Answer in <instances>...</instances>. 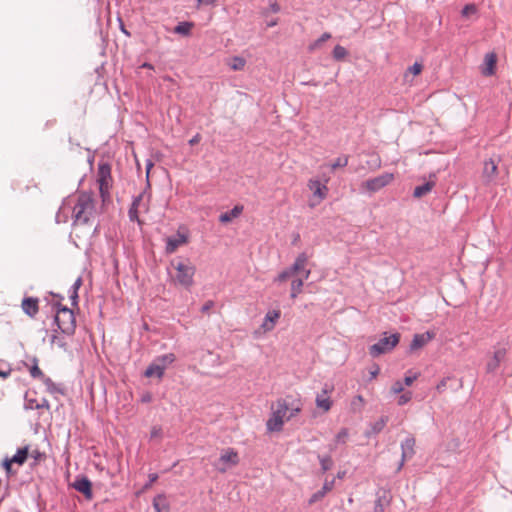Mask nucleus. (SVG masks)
<instances>
[{
	"instance_id": "nucleus-57",
	"label": "nucleus",
	"mask_w": 512,
	"mask_h": 512,
	"mask_svg": "<svg viewBox=\"0 0 512 512\" xmlns=\"http://www.w3.org/2000/svg\"><path fill=\"white\" fill-rule=\"evenodd\" d=\"M29 456L32 457L35 461H39L44 457V453L40 452L38 449L33 450L29 453Z\"/></svg>"
},
{
	"instance_id": "nucleus-31",
	"label": "nucleus",
	"mask_w": 512,
	"mask_h": 512,
	"mask_svg": "<svg viewBox=\"0 0 512 512\" xmlns=\"http://www.w3.org/2000/svg\"><path fill=\"white\" fill-rule=\"evenodd\" d=\"M497 170L498 167L496 163L492 159H489L484 163L483 176L487 179V181H492L497 174Z\"/></svg>"
},
{
	"instance_id": "nucleus-13",
	"label": "nucleus",
	"mask_w": 512,
	"mask_h": 512,
	"mask_svg": "<svg viewBox=\"0 0 512 512\" xmlns=\"http://www.w3.org/2000/svg\"><path fill=\"white\" fill-rule=\"evenodd\" d=\"M187 242L188 236L178 231L175 235H171L166 238L165 251L167 254L174 253L181 245H184Z\"/></svg>"
},
{
	"instance_id": "nucleus-29",
	"label": "nucleus",
	"mask_w": 512,
	"mask_h": 512,
	"mask_svg": "<svg viewBox=\"0 0 512 512\" xmlns=\"http://www.w3.org/2000/svg\"><path fill=\"white\" fill-rule=\"evenodd\" d=\"M42 382L50 394L64 395L66 392L65 388L61 384H56L50 377L46 376Z\"/></svg>"
},
{
	"instance_id": "nucleus-22",
	"label": "nucleus",
	"mask_w": 512,
	"mask_h": 512,
	"mask_svg": "<svg viewBox=\"0 0 512 512\" xmlns=\"http://www.w3.org/2000/svg\"><path fill=\"white\" fill-rule=\"evenodd\" d=\"M155 512H170V503L164 493L157 494L152 501Z\"/></svg>"
},
{
	"instance_id": "nucleus-46",
	"label": "nucleus",
	"mask_w": 512,
	"mask_h": 512,
	"mask_svg": "<svg viewBox=\"0 0 512 512\" xmlns=\"http://www.w3.org/2000/svg\"><path fill=\"white\" fill-rule=\"evenodd\" d=\"M35 404H38V401L35 398H30L28 394H25V402H24V409L25 410H34Z\"/></svg>"
},
{
	"instance_id": "nucleus-6",
	"label": "nucleus",
	"mask_w": 512,
	"mask_h": 512,
	"mask_svg": "<svg viewBox=\"0 0 512 512\" xmlns=\"http://www.w3.org/2000/svg\"><path fill=\"white\" fill-rule=\"evenodd\" d=\"M97 182L99 184V192L102 198L109 195L111 187V165L106 161H100L97 167Z\"/></svg>"
},
{
	"instance_id": "nucleus-63",
	"label": "nucleus",
	"mask_w": 512,
	"mask_h": 512,
	"mask_svg": "<svg viewBox=\"0 0 512 512\" xmlns=\"http://www.w3.org/2000/svg\"><path fill=\"white\" fill-rule=\"evenodd\" d=\"M151 400H152V396L150 393H146V394L142 395V397H141L142 403H150Z\"/></svg>"
},
{
	"instance_id": "nucleus-39",
	"label": "nucleus",
	"mask_w": 512,
	"mask_h": 512,
	"mask_svg": "<svg viewBox=\"0 0 512 512\" xmlns=\"http://www.w3.org/2000/svg\"><path fill=\"white\" fill-rule=\"evenodd\" d=\"M348 51L345 47L337 44L332 51L333 59L336 61H342L347 56Z\"/></svg>"
},
{
	"instance_id": "nucleus-34",
	"label": "nucleus",
	"mask_w": 512,
	"mask_h": 512,
	"mask_svg": "<svg viewBox=\"0 0 512 512\" xmlns=\"http://www.w3.org/2000/svg\"><path fill=\"white\" fill-rule=\"evenodd\" d=\"M31 360H32V366L29 369L31 377L35 378V379L43 380L46 376L42 372V370L39 368L37 357L33 356Z\"/></svg>"
},
{
	"instance_id": "nucleus-14",
	"label": "nucleus",
	"mask_w": 512,
	"mask_h": 512,
	"mask_svg": "<svg viewBox=\"0 0 512 512\" xmlns=\"http://www.w3.org/2000/svg\"><path fill=\"white\" fill-rule=\"evenodd\" d=\"M21 307L27 316L33 318L39 311V299L37 297L25 296L22 299Z\"/></svg>"
},
{
	"instance_id": "nucleus-26",
	"label": "nucleus",
	"mask_w": 512,
	"mask_h": 512,
	"mask_svg": "<svg viewBox=\"0 0 512 512\" xmlns=\"http://www.w3.org/2000/svg\"><path fill=\"white\" fill-rule=\"evenodd\" d=\"M83 281L81 277H78L72 286L68 290L69 299L71 301V305L74 307L78 306L79 303V294L78 291L82 285Z\"/></svg>"
},
{
	"instance_id": "nucleus-55",
	"label": "nucleus",
	"mask_w": 512,
	"mask_h": 512,
	"mask_svg": "<svg viewBox=\"0 0 512 512\" xmlns=\"http://www.w3.org/2000/svg\"><path fill=\"white\" fill-rule=\"evenodd\" d=\"M391 391L394 394H399L404 391V385L401 381H395L391 387Z\"/></svg>"
},
{
	"instance_id": "nucleus-24",
	"label": "nucleus",
	"mask_w": 512,
	"mask_h": 512,
	"mask_svg": "<svg viewBox=\"0 0 512 512\" xmlns=\"http://www.w3.org/2000/svg\"><path fill=\"white\" fill-rule=\"evenodd\" d=\"M388 422L387 416H381L377 421L370 425V429L365 431V436L371 438L379 434Z\"/></svg>"
},
{
	"instance_id": "nucleus-53",
	"label": "nucleus",
	"mask_w": 512,
	"mask_h": 512,
	"mask_svg": "<svg viewBox=\"0 0 512 512\" xmlns=\"http://www.w3.org/2000/svg\"><path fill=\"white\" fill-rule=\"evenodd\" d=\"M145 166H146L145 168H146V179H147V183H146V187H145V189L149 190V189H150V187H151V184H150V181H149V174H150V170H151V169L153 168V166H154V163H153V161H152V160L148 159V160L146 161V165H145Z\"/></svg>"
},
{
	"instance_id": "nucleus-27",
	"label": "nucleus",
	"mask_w": 512,
	"mask_h": 512,
	"mask_svg": "<svg viewBox=\"0 0 512 512\" xmlns=\"http://www.w3.org/2000/svg\"><path fill=\"white\" fill-rule=\"evenodd\" d=\"M194 27V23L191 21H180L173 28V32L175 34L188 37L192 33V28Z\"/></svg>"
},
{
	"instance_id": "nucleus-9",
	"label": "nucleus",
	"mask_w": 512,
	"mask_h": 512,
	"mask_svg": "<svg viewBox=\"0 0 512 512\" xmlns=\"http://www.w3.org/2000/svg\"><path fill=\"white\" fill-rule=\"evenodd\" d=\"M436 333L433 330H427L424 333H416L413 335L412 341L409 345L408 352L412 353L422 349L426 344L435 339Z\"/></svg>"
},
{
	"instance_id": "nucleus-41",
	"label": "nucleus",
	"mask_w": 512,
	"mask_h": 512,
	"mask_svg": "<svg viewBox=\"0 0 512 512\" xmlns=\"http://www.w3.org/2000/svg\"><path fill=\"white\" fill-rule=\"evenodd\" d=\"M246 65V60L241 56H234L230 68L234 71H241Z\"/></svg>"
},
{
	"instance_id": "nucleus-58",
	"label": "nucleus",
	"mask_w": 512,
	"mask_h": 512,
	"mask_svg": "<svg viewBox=\"0 0 512 512\" xmlns=\"http://www.w3.org/2000/svg\"><path fill=\"white\" fill-rule=\"evenodd\" d=\"M269 10L272 13H279L281 11V6L276 1H272L269 4Z\"/></svg>"
},
{
	"instance_id": "nucleus-51",
	"label": "nucleus",
	"mask_w": 512,
	"mask_h": 512,
	"mask_svg": "<svg viewBox=\"0 0 512 512\" xmlns=\"http://www.w3.org/2000/svg\"><path fill=\"white\" fill-rule=\"evenodd\" d=\"M14 462L12 461L11 458H8L6 457L3 461H2V467L3 469L5 470L6 474L7 475H10L12 474V464Z\"/></svg>"
},
{
	"instance_id": "nucleus-2",
	"label": "nucleus",
	"mask_w": 512,
	"mask_h": 512,
	"mask_svg": "<svg viewBox=\"0 0 512 512\" xmlns=\"http://www.w3.org/2000/svg\"><path fill=\"white\" fill-rule=\"evenodd\" d=\"M289 399L292 396L286 398H279L276 401V406L272 405V412L266 422V429L268 432H280L283 429L285 423V417L289 409Z\"/></svg>"
},
{
	"instance_id": "nucleus-4",
	"label": "nucleus",
	"mask_w": 512,
	"mask_h": 512,
	"mask_svg": "<svg viewBox=\"0 0 512 512\" xmlns=\"http://www.w3.org/2000/svg\"><path fill=\"white\" fill-rule=\"evenodd\" d=\"M401 334L397 331L389 333L387 331L381 334L380 339L369 347V355L377 358L381 355L390 353L399 344Z\"/></svg>"
},
{
	"instance_id": "nucleus-15",
	"label": "nucleus",
	"mask_w": 512,
	"mask_h": 512,
	"mask_svg": "<svg viewBox=\"0 0 512 512\" xmlns=\"http://www.w3.org/2000/svg\"><path fill=\"white\" fill-rule=\"evenodd\" d=\"M147 189H144L139 195L134 196L132 199V203L128 210V217L131 222H137L139 225L142 224L141 219L139 218L138 208L143 199L144 194L147 192Z\"/></svg>"
},
{
	"instance_id": "nucleus-42",
	"label": "nucleus",
	"mask_w": 512,
	"mask_h": 512,
	"mask_svg": "<svg viewBox=\"0 0 512 512\" xmlns=\"http://www.w3.org/2000/svg\"><path fill=\"white\" fill-rule=\"evenodd\" d=\"M478 12L477 6L474 3L465 4L461 10L462 17H469L470 15H474Z\"/></svg>"
},
{
	"instance_id": "nucleus-16",
	"label": "nucleus",
	"mask_w": 512,
	"mask_h": 512,
	"mask_svg": "<svg viewBox=\"0 0 512 512\" xmlns=\"http://www.w3.org/2000/svg\"><path fill=\"white\" fill-rule=\"evenodd\" d=\"M497 55L495 52H489L484 57V65L481 73L484 76H493L496 73Z\"/></svg>"
},
{
	"instance_id": "nucleus-43",
	"label": "nucleus",
	"mask_w": 512,
	"mask_h": 512,
	"mask_svg": "<svg viewBox=\"0 0 512 512\" xmlns=\"http://www.w3.org/2000/svg\"><path fill=\"white\" fill-rule=\"evenodd\" d=\"M292 273L290 272L289 268L283 269L275 278L274 283H281L292 277Z\"/></svg>"
},
{
	"instance_id": "nucleus-37",
	"label": "nucleus",
	"mask_w": 512,
	"mask_h": 512,
	"mask_svg": "<svg viewBox=\"0 0 512 512\" xmlns=\"http://www.w3.org/2000/svg\"><path fill=\"white\" fill-rule=\"evenodd\" d=\"M322 473H326L333 466V459L330 455H318Z\"/></svg>"
},
{
	"instance_id": "nucleus-18",
	"label": "nucleus",
	"mask_w": 512,
	"mask_h": 512,
	"mask_svg": "<svg viewBox=\"0 0 512 512\" xmlns=\"http://www.w3.org/2000/svg\"><path fill=\"white\" fill-rule=\"evenodd\" d=\"M334 485L335 479L325 480L322 488L311 495V497L308 500V504L313 505L322 500L325 497V495L334 488Z\"/></svg>"
},
{
	"instance_id": "nucleus-7",
	"label": "nucleus",
	"mask_w": 512,
	"mask_h": 512,
	"mask_svg": "<svg viewBox=\"0 0 512 512\" xmlns=\"http://www.w3.org/2000/svg\"><path fill=\"white\" fill-rule=\"evenodd\" d=\"M239 464V455L234 448H227L214 463V467L220 473H225L228 468Z\"/></svg>"
},
{
	"instance_id": "nucleus-64",
	"label": "nucleus",
	"mask_w": 512,
	"mask_h": 512,
	"mask_svg": "<svg viewBox=\"0 0 512 512\" xmlns=\"http://www.w3.org/2000/svg\"><path fill=\"white\" fill-rule=\"evenodd\" d=\"M278 24V18H273L269 21H267L266 25L269 28L275 27Z\"/></svg>"
},
{
	"instance_id": "nucleus-5",
	"label": "nucleus",
	"mask_w": 512,
	"mask_h": 512,
	"mask_svg": "<svg viewBox=\"0 0 512 512\" xmlns=\"http://www.w3.org/2000/svg\"><path fill=\"white\" fill-rule=\"evenodd\" d=\"M171 265L177 271L176 281L185 289H190L194 284L195 266L185 263L182 260L171 261Z\"/></svg>"
},
{
	"instance_id": "nucleus-19",
	"label": "nucleus",
	"mask_w": 512,
	"mask_h": 512,
	"mask_svg": "<svg viewBox=\"0 0 512 512\" xmlns=\"http://www.w3.org/2000/svg\"><path fill=\"white\" fill-rule=\"evenodd\" d=\"M280 316H281V311L278 309L268 311L266 313L263 323L261 325L262 328L264 329V331L273 330L275 327V324L279 320Z\"/></svg>"
},
{
	"instance_id": "nucleus-33",
	"label": "nucleus",
	"mask_w": 512,
	"mask_h": 512,
	"mask_svg": "<svg viewBox=\"0 0 512 512\" xmlns=\"http://www.w3.org/2000/svg\"><path fill=\"white\" fill-rule=\"evenodd\" d=\"M305 280L306 279H304V278H296V279L292 280L291 292H290V297L292 299H295L302 292V288L304 286Z\"/></svg>"
},
{
	"instance_id": "nucleus-60",
	"label": "nucleus",
	"mask_w": 512,
	"mask_h": 512,
	"mask_svg": "<svg viewBox=\"0 0 512 512\" xmlns=\"http://www.w3.org/2000/svg\"><path fill=\"white\" fill-rule=\"evenodd\" d=\"M201 135L199 133H196L189 141H188V144L190 146H194L196 144H198L200 141H201Z\"/></svg>"
},
{
	"instance_id": "nucleus-30",
	"label": "nucleus",
	"mask_w": 512,
	"mask_h": 512,
	"mask_svg": "<svg viewBox=\"0 0 512 512\" xmlns=\"http://www.w3.org/2000/svg\"><path fill=\"white\" fill-rule=\"evenodd\" d=\"M415 439L413 437H407L404 441L401 442V450L403 458H411L415 451Z\"/></svg>"
},
{
	"instance_id": "nucleus-49",
	"label": "nucleus",
	"mask_w": 512,
	"mask_h": 512,
	"mask_svg": "<svg viewBox=\"0 0 512 512\" xmlns=\"http://www.w3.org/2000/svg\"><path fill=\"white\" fill-rule=\"evenodd\" d=\"M159 475L157 473H150L148 475V481L144 484L143 489L147 490L158 480Z\"/></svg>"
},
{
	"instance_id": "nucleus-17",
	"label": "nucleus",
	"mask_w": 512,
	"mask_h": 512,
	"mask_svg": "<svg viewBox=\"0 0 512 512\" xmlns=\"http://www.w3.org/2000/svg\"><path fill=\"white\" fill-rule=\"evenodd\" d=\"M436 175L435 173H431L429 175V180L428 181H425L423 184L421 185H417L414 190H413V197L414 198H417V199H420L422 198L423 196L427 195L428 193H430L432 191V189L435 187L436 185V182L434 180H432V178H435Z\"/></svg>"
},
{
	"instance_id": "nucleus-1",
	"label": "nucleus",
	"mask_w": 512,
	"mask_h": 512,
	"mask_svg": "<svg viewBox=\"0 0 512 512\" xmlns=\"http://www.w3.org/2000/svg\"><path fill=\"white\" fill-rule=\"evenodd\" d=\"M52 308L55 311L53 323L57 326L58 330L65 335H73L76 329V317L74 311L66 305L60 302L52 304Z\"/></svg>"
},
{
	"instance_id": "nucleus-44",
	"label": "nucleus",
	"mask_w": 512,
	"mask_h": 512,
	"mask_svg": "<svg viewBox=\"0 0 512 512\" xmlns=\"http://www.w3.org/2000/svg\"><path fill=\"white\" fill-rule=\"evenodd\" d=\"M418 373H413L412 370H408L403 379V385L411 386L414 381L418 378Z\"/></svg>"
},
{
	"instance_id": "nucleus-40",
	"label": "nucleus",
	"mask_w": 512,
	"mask_h": 512,
	"mask_svg": "<svg viewBox=\"0 0 512 512\" xmlns=\"http://www.w3.org/2000/svg\"><path fill=\"white\" fill-rule=\"evenodd\" d=\"M349 156L341 155L335 161L330 164L331 170L335 171L338 168H344L348 165Z\"/></svg>"
},
{
	"instance_id": "nucleus-11",
	"label": "nucleus",
	"mask_w": 512,
	"mask_h": 512,
	"mask_svg": "<svg viewBox=\"0 0 512 512\" xmlns=\"http://www.w3.org/2000/svg\"><path fill=\"white\" fill-rule=\"evenodd\" d=\"M393 180V174L384 173L365 181V187L370 192H377Z\"/></svg>"
},
{
	"instance_id": "nucleus-54",
	"label": "nucleus",
	"mask_w": 512,
	"mask_h": 512,
	"mask_svg": "<svg viewBox=\"0 0 512 512\" xmlns=\"http://www.w3.org/2000/svg\"><path fill=\"white\" fill-rule=\"evenodd\" d=\"M412 399V393L411 392H405L400 395L398 398V405L403 406L407 404Z\"/></svg>"
},
{
	"instance_id": "nucleus-47",
	"label": "nucleus",
	"mask_w": 512,
	"mask_h": 512,
	"mask_svg": "<svg viewBox=\"0 0 512 512\" xmlns=\"http://www.w3.org/2000/svg\"><path fill=\"white\" fill-rule=\"evenodd\" d=\"M453 378L448 376V377H444L440 380V382L437 384L436 386V390L438 393H442L446 390L447 388V385H448V381L452 380Z\"/></svg>"
},
{
	"instance_id": "nucleus-21",
	"label": "nucleus",
	"mask_w": 512,
	"mask_h": 512,
	"mask_svg": "<svg viewBox=\"0 0 512 512\" xmlns=\"http://www.w3.org/2000/svg\"><path fill=\"white\" fill-rule=\"evenodd\" d=\"M308 187L313 191L314 196L319 198V200L325 199L328 188L325 184H322L320 180L310 179Z\"/></svg>"
},
{
	"instance_id": "nucleus-12",
	"label": "nucleus",
	"mask_w": 512,
	"mask_h": 512,
	"mask_svg": "<svg viewBox=\"0 0 512 512\" xmlns=\"http://www.w3.org/2000/svg\"><path fill=\"white\" fill-rule=\"evenodd\" d=\"M507 349L500 347L495 349L491 359L486 363V372L488 374H494L500 367L501 362L506 359Z\"/></svg>"
},
{
	"instance_id": "nucleus-35",
	"label": "nucleus",
	"mask_w": 512,
	"mask_h": 512,
	"mask_svg": "<svg viewBox=\"0 0 512 512\" xmlns=\"http://www.w3.org/2000/svg\"><path fill=\"white\" fill-rule=\"evenodd\" d=\"M316 406L323 411L327 412L332 407V401L329 397H325L324 395H317L315 399Z\"/></svg>"
},
{
	"instance_id": "nucleus-62",
	"label": "nucleus",
	"mask_w": 512,
	"mask_h": 512,
	"mask_svg": "<svg viewBox=\"0 0 512 512\" xmlns=\"http://www.w3.org/2000/svg\"><path fill=\"white\" fill-rule=\"evenodd\" d=\"M198 5L214 6L216 0H196Z\"/></svg>"
},
{
	"instance_id": "nucleus-20",
	"label": "nucleus",
	"mask_w": 512,
	"mask_h": 512,
	"mask_svg": "<svg viewBox=\"0 0 512 512\" xmlns=\"http://www.w3.org/2000/svg\"><path fill=\"white\" fill-rule=\"evenodd\" d=\"M243 206L240 204L235 205L232 209L223 212L219 216V222L222 224H227L233 221V219L238 218L243 212Z\"/></svg>"
},
{
	"instance_id": "nucleus-50",
	"label": "nucleus",
	"mask_w": 512,
	"mask_h": 512,
	"mask_svg": "<svg viewBox=\"0 0 512 512\" xmlns=\"http://www.w3.org/2000/svg\"><path fill=\"white\" fill-rule=\"evenodd\" d=\"M422 69H423V65L421 63H419V62H415L413 65H411L408 68V71L412 75L417 76V75H419L422 72Z\"/></svg>"
},
{
	"instance_id": "nucleus-36",
	"label": "nucleus",
	"mask_w": 512,
	"mask_h": 512,
	"mask_svg": "<svg viewBox=\"0 0 512 512\" xmlns=\"http://www.w3.org/2000/svg\"><path fill=\"white\" fill-rule=\"evenodd\" d=\"M332 35L329 32H324L318 39L308 45V51L313 52L319 48L324 42L331 39Z\"/></svg>"
},
{
	"instance_id": "nucleus-38",
	"label": "nucleus",
	"mask_w": 512,
	"mask_h": 512,
	"mask_svg": "<svg viewBox=\"0 0 512 512\" xmlns=\"http://www.w3.org/2000/svg\"><path fill=\"white\" fill-rule=\"evenodd\" d=\"M301 405L296 403V400L289 401V409L287 412L286 420L289 421L301 412Z\"/></svg>"
},
{
	"instance_id": "nucleus-56",
	"label": "nucleus",
	"mask_w": 512,
	"mask_h": 512,
	"mask_svg": "<svg viewBox=\"0 0 512 512\" xmlns=\"http://www.w3.org/2000/svg\"><path fill=\"white\" fill-rule=\"evenodd\" d=\"M34 407H35V409H43V408L49 409L50 404L46 398H42L41 401L38 402V404H35Z\"/></svg>"
},
{
	"instance_id": "nucleus-3",
	"label": "nucleus",
	"mask_w": 512,
	"mask_h": 512,
	"mask_svg": "<svg viewBox=\"0 0 512 512\" xmlns=\"http://www.w3.org/2000/svg\"><path fill=\"white\" fill-rule=\"evenodd\" d=\"M94 211L95 205L92 196L87 192H82L78 196L77 203L73 209L74 224H88Z\"/></svg>"
},
{
	"instance_id": "nucleus-28",
	"label": "nucleus",
	"mask_w": 512,
	"mask_h": 512,
	"mask_svg": "<svg viewBox=\"0 0 512 512\" xmlns=\"http://www.w3.org/2000/svg\"><path fill=\"white\" fill-rule=\"evenodd\" d=\"M28 457L29 446L25 445L23 447L18 448L16 450V453L11 457V459L15 464L22 466L27 461Z\"/></svg>"
},
{
	"instance_id": "nucleus-25",
	"label": "nucleus",
	"mask_w": 512,
	"mask_h": 512,
	"mask_svg": "<svg viewBox=\"0 0 512 512\" xmlns=\"http://www.w3.org/2000/svg\"><path fill=\"white\" fill-rule=\"evenodd\" d=\"M165 372L162 367L158 363H156L155 359L147 366L145 371L143 372V376L146 378L156 377L158 379H162Z\"/></svg>"
},
{
	"instance_id": "nucleus-61",
	"label": "nucleus",
	"mask_w": 512,
	"mask_h": 512,
	"mask_svg": "<svg viewBox=\"0 0 512 512\" xmlns=\"http://www.w3.org/2000/svg\"><path fill=\"white\" fill-rule=\"evenodd\" d=\"M214 306V302L209 300L204 303V305L201 307V312L206 313L208 312L212 307Z\"/></svg>"
},
{
	"instance_id": "nucleus-32",
	"label": "nucleus",
	"mask_w": 512,
	"mask_h": 512,
	"mask_svg": "<svg viewBox=\"0 0 512 512\" xmlns=\"http://www.w3.org/2000/svg\"><path fill=\"white\" fill-rule=\"evenodd\" d=\"M154 359H155L156 363H158L160 365V367H162L163 370L165 371L168 366H170L171 364H173L176 361V356L174 353H167V354L159 355V356L155 357Z\"/></svg>"
},
{
	"instance_id": "nucleus-8",
	"label": "nucleus",
	"mask_w": 512,
	"mask_h": 512,
	"mask_svg": "<svg viewBox=\"0 0 512 512\" xmlns=\"http://www.w3.org/2000/svg\"><path fill=\"white\" fill-rule=\"evenodd\" d=\"M308 259H309V257L306 254V252H301L297 255L293 264L288 267L293 276L302 273L303 274L302 278H304V279L309 278V276L311 274V270L305 268L306 264L308 262Z\"/></svg>"
},
{
	"instance_id": "nucleus-23",
	"label": "nucleus",
	"mask_w": 512,
	"mask_h": 512,
	"mask_svg": "<svg viewBox=\"0 0 512 512\" xmlns=\"http://www.w3.org/2000/svg\"><path fill=\"white\" fill-rule=\"evenodd\" d=\"M391 497L389 491L383 490L382 492L377 493V498L375 500L374 511L375 512H383L384 509L390 504Z\"/></svg>"
},
{
	"instance_id": "nucleus-48",
	"label": "nucleus",
	"mask_w": 512,
	"mask_h": 512,
	"mask_svg": "<svg viewBox=\"0 0 512 512\" xmlns=\"http://www.w3.org/2000/svg\"><path fill=\"white\" fill-rule=\"evenodd\" d=\"M163 436V430L160 426H153L150 431V439H160Z\"/></svg>"
},
{
	"instance_id": "nucleus-45",
	"label": "nucleus",
	"mask_w": 512,
	"mask_h": 512,
	"mask_svg": "<svg viewBox=\"0 0 512 512\" xmlns=\"http://www.w3.org/2000/svg\"><path fill=\"white\" fill-rule=\"evenodd\" d=\"M348 435H349L348 429L347 428H341L340 431L335 436L336 443H338V444L346 443Z\"/></svg>"
},
{
	"instance_id": "nucleus-52",
	"label": "nucleus",
	"mask_w": 512,
	"mask_h": 512,
	"mask_svg": "<svg viewBox=\"0 0 512 512\" xmlns=\"http://www.w3.org/2000/svg\"><path fill=\"white\" fill-rule=\"evenodd\" d=\"M51 342L56 343L60 348H63L64 350L67 349V343L64 338H60L56 334L51 336Z\"/></svg>"
},
{
	"instance_id": "nucleus-59",
	"label": "nucleus",
	"mask_w": 512,
	"mask_h": 512,
	"mask_svg": "<svg viewBox=\"0 0 512 512\" xmlns=\"http://www.w3.org/2000/svg\"><path fill=\"white\" fill-rule=\"evenodd\" d=\"M379 373H380V368H379V366H378V365H376V364H375V365H374V367H373V369H371V370L369 371V374H370L369 379H370V380L375 379V378L379 375Z\"/></svg>"
},
{
	"instance_id": "nucleus-10",
	"label": "nucleus",
	"mask_w": 512,
	"mask_h": 512,
	"mask_svg": "<svg viewBox=\"0 0 512 512\" xmlns=\"http://www.w3.org/2000/svg\"><path fill=\"white\" fill-rule=\"evenodd\" d=\"M73 488L82 493L87 500L93 498L92 482L86 475H77L73 482Z\"/></svg>"
}]
</instances>
